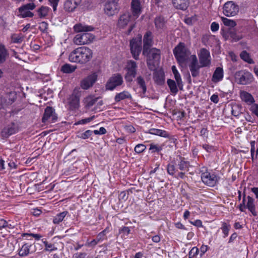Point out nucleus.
Returning <instances> with one entry per match:
<instances>
[{"instance_id":"nucleus-25","label":"nucleus","mask_w":258,"mask_h":258,"mask_svg":"<svg viewBox=\"0 0 258 258\" xmlns=\"http://www.w3.org/2000/svg\"><path fill=\"white\" fill-rule=\"evenodd\" d=\"M224 76L223 70L220 67H218L215 70L212 80L214 83H217L223 79Z\"/></svg>"},{"instance_id":"nucleus-23","label":"nucleus","mask_w":258,"mask_h":258,"mask_svg":"<svg viewBox=\"0 0 258 258\" xmlns=\"http://www.w3.org/2000/svg\"><path fill=\"white\" fill-rule=\"evenodd\" d=\"M143 53H145L147 52V49L149 48H150L152 45V33L150 31H148L146 33L144 36L143 39Z\"/></svg>"},{"instance_id":"nucleus-40","label":"nucleus","mask_w":258,"mask_h":258,"mask_svg":"<svg viewBox=\"0 0 258 258\" xmlns=\"http://www.w3.org/2000/svg\"><path fill=\"white\" fill-rule=\"evenodd\" d=\"M68 214V212L67 211H63L61 213H60L58 214H57L53 218V222L54 224H59L60 222H61L64 217L66 216V215Z\"/></svg>"},{"instance_id":"nucleus-60","label":"nucleus","mask_w":258,"mask_h":258,"mask_svg":"<svg viewBox=\"0 0 258 258\" xmlns=\"http://www.w3.org/2000/svg\"><path fill=\"white\" fill-rule=\"evenodd\" d=\"M219 28V25L217 23L215 22L212 23L211 25V29L212 32H214L218 31Z\"/></svg>"},{"instance_id":"nucleus-46","label":"nucleus","mask_w":258,"mask_h":258,"mask_svg":"<svg viewBox=\"0 0 258 258\" xmlns=\"http://www.w3.org/2000/svg\"><path fill=\"white\" fill-rule=\"evenodd\" d=\"M40 242L45 244V250L46 251H51L57 249V247H56L53 244L48 243L47 241L44 240V239H42Z\"/></svg>"},{"instance_id":"nucleus-14","label":"nucleus","mask_w":258,"mask_h":258,"mask_svg":"<svg viewBox=\"0 0 258 258\" xmlns=\"http://www.w3.org/2000/svg\"><path fill=\"white\" fill-rule=\"evenodd\" d=\"M191 61L189 64V70L191 72V76L196 78L200 75V69L203 68L201 64H199L198 58L196 55L191 56Z\"/></svg>"},{"instance_id":"nucleus-43","label":"nucleus","mask_w":258,"mask_h":258,"mask_svg":"<svg viewBox=\"0 0 258 258\" xmlns=\"http://www.w3.org/2000/svg\"><path fill=\"white\" fill-rule=\"evenodd\" d=\"M49 8L47 7L42 6L37 10V14L39 17L44 18L47 15Z\"/></svg>"},{"instance_id":"nucleus-28","label":"nucleus","mask_w":258,"mask_h":258,"mask_svg":"<svg viewBox=\"0 0 258 258\" xmlns=\"http://www.w3.org/2000/svg\"><path fill=\"white\" fill-rule=\"evenodd\" d=\"M126 99H132V95L127 91H123L119 93H117L114 97V100L116 102H120Z\"/></svg>"},{"instance_id":"nucleus-58","label":"nucleus","mask_w":258,"mask_h":258,"mask_svg":"<svg viewBox=\"0 0 258 258\" xmlns=\"http://www.w3.org/2000/svg\"><path fill=\"white\" fill-rule=\"evenodd\" d=\"M59 0H49V3L53 8V10L54 12L56 11L57 10V6L58 5V3Z\"/></svg>"},{"instance_id":"nucleus-9","label":"nucleus","mask_w":258,"mask_h":258,"mask_svg":"<svg viewBox=\"0 0 258 258\" xmlns=\"http://www.w3.org/2000/svg\"><path fill=\"white\" fill-rule=\"evenodd\" d=\"M95 36L89 33L77 34L74 38V42L78 45L88 44L93 41Z\"/></svg>"},{"instance_id":"nucleus-30","label":"nucleus","mask_w":258,"mask_h":258,"mask_svg":"<svg viewBox=\"0 0 258 258\" xmlns=\"http://www.w3.org/2000/svg\"><path fill=\"white\" fill-rule=\"evenodd\" d=\"M171 69L177 86L179 89L182 90L183 88V84L180 75L175 66H172Z\"/></svg>"},{"instance_id":"nucleus-56","label":"nucleus","mask_w":258,"mask_h":258,"mask_svg":"<svg viewBox=\"0 0 258 258\" xmlns=\"http://www.w3.org/2000/svg\"><path fill=\"white\" fill-rule=\"evenodd\" d=\"M246 196L245 194H244L243 197L242 202L239 206V209L240 211L241 212H243L244 209H245V206H246Z\"/></svg>"},{"instance_id":"nucleus-38","label":"nucleus","mask_w":258,"mask_h":258,"mask_svg":"<svg viewBox=\"0 0 258 258\" xmlns=\"http://www.w3.org/2000/svg\"><path fill=\"white\" fill-rule=\"evenodd\" d=\"M165 24V21L163 17H158L155 19V25L157 29H163Z\"/></svg>"},{"instance_id":"nucleus-34","label":"nucleus","mask_w":258,"mask_h":258,"mask_svg":"<svg viewBox=\"0 0 258 258\" xmlns=\"http://www.w3.org/2000/svg\"><path fill=\"white\" fill-rule=\"evenodd\" d=\"M127 72L125 75L124 78L127 82L131 83L133 81L137 74V70H126Z\"/></svg>"},{"instance_id":"nucleus-21","label":"nucleus","mask_w":258,"mask_h":258,"mask_svg":"<svg viewBox=\"0 0 258 258\" xmlns=\"http://www.w3.org/2000/svg\"><path fill=\"white\" fill-rule=\"evenodd\" d=\"M81 0H66L64 3L63 8L66 11H74L80 4Z\"/></svg>"},{"instance_id":"nucleus-15","label":"nucleus","mask_w":258,"mask_h":258,"mask_svg":"<svg viewBox=\"0 0 258 258\" xmlns=\"http://www.w3.org/2000/svg\"><path fill=\"white\" fill-rule=\"evenodd\" d=\"M32 3L24 5L18 9L17 16L20 18L32 17Z\"/></svg>"},{"instance_id":"nucleus-64","label":"nucleus","mask_w":258,"mask_h":258,"mask_svg":"<svg viewBox=\"0 0 258 258\" xmlns=\"http://www.w3.org/2000/svg\"><path fill=\"white\" fill-rule=\"evenodd\" d=\"M105 231L103 230V231L101 232L98 234L97 237L98 239H99L101 241H102L105 238Z\"/></svg>"},{"instance_id":"nucleus-6","label":"nucleus","mask_w":258,"mask_h":258,"mask_svg":"<svg viewBox=\"0 0 258 258\" xmlns=\"http://www.w3.org/2000/svg\"><path fill=\"white\" fill-rule=\"evenodd\" d=\"M236 81L241 85H247L253 81V76L250 72L244 70L236 72L235 74Z\"/></svg>"},{"instance_id":"nucleus-10","label":"nucleus","mask_w":258,"mask_h":258,"mask_svg":"<svg viewBox=\"0 0 258 258\" xmlns=\"http://www.w3.org/2000/svg\"><path fill=\"white\" fill-rule=\"evenodd\" d=\"M200 64L202 67H209L211 63V56L210 51L205 48L200 49L198 53Z\"/></svg>"},{"instance_id":"nucleus-49","label":"nucleus","mask_w":258,"mask_h":258,"mask_svg":"<svg viewBox=\"0 0 258 258\" xmlns=\"http://www.w3.org/2000/svg\"><path fill=\"white\" fill-rule=\"evenodd\" d=\"M137 64L136 61L130 60L127 61L126 70H137Z\"/></svg>"},{"instance_id":"nucleus-41","label":"nucleus","mask_w":258,"mask_h":258,"mask_svg":"<svg viewBox=\"0 0 258 258\" xmlns=\"http://www.w3.org/2000/svg\"><path fill=\"white\" fill-rule=\"evenodd\" d=\"M8 53L4 45L0 44V63H3L6 61Z\"/></svg>"},{"instance_id":"nucleus-53","label":"nucleus","mask_w":258,"mask_h":258,"mask_svg":"<svg viewBox=\"0 0 258 258\" xmlns=\"http://www.w3.org/2000/svg\"><path fill=\"white\" fill-rule=\"evenodd\" d=\"M100 241V240L98 239L97 237H96V238L92 240L91 241H87L85 244V245L88 247H94Z\"/></svg>"},{"instance_id":"nucleus-16","label":"nucleus","mask_w":258,"mask_h":258,"mask_svg":"<svg viewBox=\"0 0 258 258\" xmlns=\"http://www.w3.org/2000/svg\"><path fill=\"white\" fill-rule=\"evenodd\" d=\"M149 78L147 75L143 76L139 75L135 79L137 85L142 90V97L145 96L147 92L146 83L148 82Z\"/></svg>"},{"instance_id":"nucleus-13","label":"nucleus","mask_w":258,"mask_h":258,"mask_svg":"<svg viewBox=\"0 0 258 258\" xmlns=\"http://www.w3.org/2000/svg\"><path fill=\"white\" fill-rule=\"evenodd\" d=\"M97 79V75L95 73L88 76L80 82V87L82 89L87 90L91 87L95 83Z\"/></svg>"},{"instance_id":"nucleus-4","label":"nucleus","mask_w":258,"mask_h":258,"mask_svg":"<svg viewBox=\"0 0 258 258\" xmlns=\"http://www.w3.org/2000/svg\"><path fill=\"white\" fill-rule=\"evenodd\" d=\"M119 0H104V11L108 16H112L119 11Z\"/></svg>"},{"instance_id":"nucleus-12","label":"nucleus","mask_w":258,"mask_h":258,"mask_svg":"<svg viewBox=\"0 0 258 258\" xmlns=\"http://www.w3.org/2000/svg\"><path fill=\"white\" fill-rule=\"evenodd\" d=\"M57 119V116L54 109L51 107L47 106L42 118V122L45 123L54 122Z\"/></svg>"},{"instance_id":"nucleus-42","label":"nucleus","mask_w":258,"mask_h":258,"mask_svg":"<svg viewBox=\"0 0 258 258\" xmlns=\"http://www.w3.org/2000/svg\"><path fill=\"white\" fill-rule=\"evenodd\" d=\"M30 246V245H28L27 244H24L19 250V255L22 256L27 255L29 253Z\"/></svg>"},{"instance_id":"nucleus-2","label":"nucleus","mask_w":258,"mask_h":258,"mask_svg":"<svg viewBox=\"0 0 258 258\" xmlns=\"http://www.w3.org/2000/svg\"><path fill=\"white\" fill-rule=\"evenodd\" d=\"M174 56L180 66L184 64L188 60L190 52L185 44L180 42L173 50Z\"/></svg>"},{"instance_id":"nucleus-45","label":"nucleus","mask_w":258,"mask_h":258,"mask_svg":"<svg viewBox=\"0 0 258 258\" xmlns=\"http://www.w3.org/2000/svg\"><path fill=\"white\" fill-rule=\"evenodd\" d=\"M0 136L3 139L8 138L10 136L16 133V130H0Z\"/></svg>"},{"instance_id":"nucleus-20","label":"nucleus","mask_w":258,"mask_h":258,"mask_svg":"<svg viewBox=\"0 0 258 258\" xmlns=\"http://www.w3.org/2000/svg\"><path fill=\"white\" fill-rule=\"evenodd\" d=\"M41 165H35L34 167H33V170H35V172H33V174L34 173H36L38 174V176H36L35 177V179L36 180V182L39 183H41L44 182L46 177L44 175L43 172H44V168H42V167H40L39 166Z\"/></svg>"},{"instance_id":"nucleus-27","label":"nucleus","mask_w":258,"mask_h":258,"mask_svg":"<svg viewBox=\"0 0 258 258\" xmlns=\"http://www.w3.org/2000/svg\"><path fill=\"white\" fill-rule=\"evenodd\" d=\"M74 31L76 32H86L88 31H93L94 28L91 26H88L86 25H83L81 23H79L76 24L74 26Z\"/></svg>"},{"instance_id":"nucleus-62","label":"nucleus","mask_w":258,"mask_h":258,"mask_svg":"<svg viewBox=\"0 0 258 258\" xmlns=\"http://www.w3.org/2000/svg\"><path fill=\"white\" fill-rule=\"evenodd\" d=\"M91 119L90 118H87L85 119H82L81 120L78 121L74 124V125H78L80 124H85L87 122H89L90 121Z\"/></svg>"},{"instance_id":"nucleus-48","label":"nucleus","mask_w":258,"mask_h":258,"mask_svg":"<svg viewBox=\"0 0 258 258\" xmlns=\"http://www.w3.org/2000/svg\"><path fill=\"white\" fill-rule=\"evenodd\" d=\"M178 166L180 170H188L189 164L188 162L182 160L178 163Z\"/></svg>"},{"instance_id":"nucleus-17","label":"nucleus","mask_w":258,"mask_h":258,"mask_svg":"<svg viewBox=\"0 0 258 258\" xmlns=\"http://www.w3.org/2000/svg\"><path fill=\"white\" fill-rule=\"evenodd\" d=\"M201 179L203 182L210 186H214L217 183V178L214 174H211L208 172L203 173L201 175Z\"/></svg>"},{"instance_id":"nucleus-35","label":"nucleus","mask_w":258,"mask_h":258,"mask_svg":"<svg viewBox=\"0 0 258 258\" xmlns=\"http://www.w3.org/2000/svg\"><path fill=\"white\" fill-rule=\"evenodd\" d=\"M167 84L172 94L175 95L177 93L178 90L177 87V83L171 79H168L167 81Z\"/></svg>"},{"instance_id":"nucleus-63","label":"nucleus","mask_w":258,"mask_h":258,"mask_svg":"<svg viewBox=\"0 0 258 258\" xmlns=\"http://www.w3.org/2000/svg\"><path fill=\"white\" fill-rule=\"evenodd\" d=\"M86 253L85 252L76 253L74 255V258H85Z\"/></svg>"},{"instance_id":"nucleus-37","label":"nucleus","mask_w":258,"mask_h":258,"mask_svg":"<svg viewBox=\"0 0 258 258\" xmlns=\"http://www.w3.org/2000/svg\"><path fill=\"white\" fill-rule=\"evenodd\" d=\"M240 58L244 61L252 64L254 63L253 60L250 57V54L245 50H243L240 54Z\"/></svg>"},{"instance_id":"nucleus-26","label":"nucleus","mask_w":258,"mask_h":258,"mask_svg":"<svg viewBox=\"0 0 258 258\" xmlns=\"http://www.w3.org/2000/svg\"><path fill=\"white\" fill-rule=\"evenodd\" d=\"M228 106H230L231 114L233 116L238 117L242 113V108L241 105L235 103L229 105Z\"/></svg>"},{"instance_id":"nucleus-50","label":"nucleus","mask_w":258,"mask_h":258,"mask_svg":"<svg viewBox=\"0 0 258 258\" xmlns=\"http://www.w3.org/2000/svg\"><path fill=\"white\" fill-rule=\"evenodd\" d=\"M230 228V225L227 224L226 223H223L221 227V229L223 233L224 234V237L227 236L228 232Z\"/></svg>"},{"instance_id":"nucleus-44","label":"nucleus","mask_w":258,"mask_h":258,"mask_svg":"<svg viewBox=\"0 0 258 258\" xmlns=\"http://www.w3.org/2000/svg\"><path fill=\"white\" fill-rule=\"evenodd\" d=\"M221 20L224 25L226 26L233 28L236 25V23L234 20L228 19L225 17H221Z\"/></svg>"},{"instance_id":"nucleus-55","label":"nucleus","mask_w":258,"mask_h":258,"mask_svg":"<svg viewBox=\"0 0 258 258\" xmlns=\"http://www.w3.org/2000/svg\"><path fill=\"white\" fill-rule=\"evenodd\" d=\"M130 229L128 227L123 226L119 230V233L123 234L124 236H127L130 232Z\"/></svg>"},{"instance_id":"nucleus-11","label":"nucleus","mask_w":258,"mask_h":258,"mask_svg":"<svg viewBox=\"0 0 258 258\" xmlns=\"http://www.w3.org/2000/svg\"><path fill=\"white\" fill-rule=\"evenodd\" d=\"M223 13L227 17L236 15L239 10V6L232 1L226 2L223 6Z\"/></svg>"},{"instance_id":"nucleus-57","label":"nucleus","mask_w":258,"mask_h":258,"mask_svg":"<svg viewBox=\"0 0 258 258\" xmlns=\"http://www.w3.org/2000/svg\"><path fill=\"white\" fill-rule=\"evenodd\" d=\"M92 133V132H91L90 130H87L84 133L81 134V135H78V136L82 139H85L90 136Z\"/></svg>"},{"instance_id":"nucleus-29","label":"nucleus","mask_w":258,"mask_h":258,"mask_svg":"<svg viewBox=\"0 0 258 258\" xmlns=\"http://www.w3.org/2000/svg\"><path fill=\"white\" fill-rule=\"evenodd\" d=\"M246 198L247 201L246 204L245 209L247 208L254 216H256L257 215V213L255 211L254 199L250 196H247Z\"/></svg>"},{"instance_id":"nucleus-61","label":"nucleus","mask_w":258,"mask_h":258,"mask_svg":"<svg viewBox=\"0 0 258 258\" xmlns=\"http://www.w3.org/2000/svg\"><path fill=\"white\" fill-rule=\"evenodd\" d=\"M8 226V222L3 219H0V229Z\"/></svg>"},{"instance_id":"nucleus-22","label":"nucleus","mask_w":258,"mask_h":258,"mask_svg":"<svg viewBox=\"0 0 258 258\" xmlns=\"http://www.w3.org/2000/svg\"><path fill=\"white\" fill-rule=\"evenodd\" d=\"M131 10L135 19H137L141 13V5L140 0H132L131 2Z\"/></svg>"},{"instance_id":"nucleus-5","label":"nucleus","mask_w":258,"mask_h":258,"mask_svg":"<svg viewBox=\"0 0 258 258\" xmlns=\"http://www.w3.org/2000/svg\"><path fill=\"white\" fill-rule=\"evenodd\" d=\"M82 91L80 88L76 87L68 98V104L72 110L78 109L80 107V99Z\"/></svg>"},{"instance_id":"nucleus-8","label":"nucleus","mask_w":258,"mask_h":258,"mask_svg":"<svg viewBox=\"0 0 258 258\" xmlns=\"http://www.w3.org/2000/svg\"><path fill=\"white\" fill-rule=\"evenodd\" d=\"M123 83V78L119 73L113 74L108 80L106 84L107 90H113L116 87L121 86Z\"/></svg>"},{"instance_id":"nucleus-59","label":"nucleus","mask_w":258,"mask_h":258,"mask_svg":"<svg viewBox=\"0 0 258 258\" xmlns=\"http://www.w3.org/2000/svg\"><path fill=\"white\" fill-rule=\"evenodd\" d=\"M48 24L45 22H42L39 23V29L42 32H44L47 29Z\"/></svg>"},{"instance_id":"nucleus-31","label":"nucleus","mask_w":258,"mask_h":258,"mask_svg":"<svg viewBox=\"0 0 258 258\" xmlns=\"http://www.w3.org/2000/svg\"><path fill=\"white\" fill-rule=\"evenodd\" d=\"M240 97L243 101L248 104H252L254 102L252 96L250 93L246 92H242L240 94Z\"/></svg>"},{"instance_id":"nucleus-19","label":"nucleus","mask_w":258,"mask_h":258,"mask_svg":"<svg viewBox=\"0 0 258 258\" xmlns=\"http://www.w3.org/2000/svg\"><path fill=\"white\" fill-rule=\"evenodd\" d=\"M132 16L130 13L121 15L118 19L117 26L120 28H124L131 21Z\"/></svg>"},{"instance_id":"nucleus-47","label":"nucleus","mask_w":258,"mask_h":258,"mask_svg":"<svg viewBox=\"0 0 258 258\" xmlns=\"http://www.w3.org/2000/svg\"><path fill=\"white\" fill-rule=\"evenodd\" d=\"M162 150V147L158 145L151 144L150 145L149 150L152 153H159Z\"/></svg>"},{"instance_id":"nucleus-24","label":"nucleus","mask_w":258,"mask_h":258,"mask_svg":"<svg viewBox=\"0 0 258 258\" xmlns=\"http://www.w3.org/2000/svg\"><path fill=\"white\" fill-rule=\"evenodd\" d=\"M174 7L178 10L185 11L189 6V0H172Z\"/></svg>"},{"instance_id":"nucleus-51","label":"nucleus","mask_w":258,"mask_h":258,"mask_svg":"<svg viewBox=\"0 0 258 258\" xmlns=\"http://www.w3.org/2000/svg\"><path fill=\"white\" fill-rule=\"evenodd\" d=\"M146 149V146L142 144H139L135 147V151L137 153H141Z\"/></svg>"},{"instance_id":"nucleus-36","label":"nucleus","mask_w":258,"mask_h":258,"mask_svg":"<svg viewBox=\"0 0 258 258\" xmlns=\"http://www.w3.org/2000/svg\"><path fill=\"white\" fill-rule=\"evenodd\" d=\"M76 69L77 67L76 66H72L69 63H66L61 67V71L64 73L69 74L74 72Z\"/></svg>"},{"instance_id":"nucleus-18","label":"nucleus","mask_w":258,"mask_h":258,"mask_svg":"<svg viewBox=\"0 0 258 258\" xmlns=\"http://www.w3.org/2000/svg\"><path fill=\"white\" fill-rule=\"evenodd\" d=\"M226 40H230L232 42H237L242 39L241 35L238 34L234 30L229 29L223 35Z\"/></svg>"},{"instance_id":"nucleus-39","label":"nucleus","mask_w":258,"mask_h":258,"mask_svg":"<svg viewBox=\"0 0 258 258\" xmlns=\"http://www.w3.org/2000/svg\"><path fill=\"white\" fill-rule=\"evenodd\" d=\"M151 132H146L151 134L159 136L161 137L170 138V135L165 130H152Z\"/></svg>"},{"instance_id":"nucleus-1","label":"nucleus","mask_w":258,"mask_h":258,"mask_svg":"<svg viewBox=\"0 0 258 258\" xmlns=\"http://www.w3.org/2000/svg\"><path fill=\"white\" fill-rule=\"evenodd\" d=\"M93 56L92 51L85 46L74 50L69 55V60L74 62L85 64L90 61Z\"/></svg>"},{"instance_id":"nucleus-54","label":"nucleus","mask_w":258,"mask_h":258,"mask_svg":"<svg viewBox=\"0 0 258 258\" xmlns=\"http://www.w3.org/2000/svg\"><path fill=\"white\" fill-rule=\"evenodd\" d=\"M167 170L168 173L171 175H174L176 171L175 166L172 164L168 165Z\"/></svg>"},{"instance_id":"nucleus-3","label":"nucleus","mask_w":258,"mask_h":258,"mask_svg":"<svg viewBox=\"0 0 258 258\" xmlns=\"http://www.w3.org/2000/svg\"><path fill=\"white\" fill-rule=\"evenodd\" d=\"M147 56V64L150 70L155 68V63L159 61L161 57V51L156 48H149L146 53H143Z\"/></svg>"},{"instance_id":"nucleus-32","label":"nucleus","mask_w":258,"mask_h":258,"mask_svg":"<svg viewBox=\"0 0 258 258\" xmlns=\"http://www.w3.org/2000/svg\"><path fill=\"white\" fill-rule=\"evenodd\" d=\"M98 97H95L93 96H89L84 99L85 106L87 108L92 107L98 100Z\"/></svg>"},{"instance_id":"nucleus-33","label":"nucleus","mask_w":258,"mask_h":258,"mask_svg":"<svg viewBox=\"0 0 258 258\" xmlns=\"http://www.w3.org/2000/svg\"><path fill=\"white\" fill-rule=\"evenodd\" d=\"M154 80L157 84H163L164 81V73L161 71L156 72L154 75Z\"/></svg>"},{"instance_id":"nucleus-52","label":"nucleus","mask_w":258,"mask_h":258,"mask_svg":"<svg viewBox=\"0 0 258 258\" xmlns=\"http://www.w3.org/2000/svg\"><path fill=\"white\" fill-rule=\"evenodd\" d=\"M12 42L15 43H20L22 41L23 38L19 34H13L11 37Z\"/></svg>"},{"instance_id":"nucleus-7","label":"nucleus","mask_w":258,"mask_h":258,"mask_svg":"<svg viewBox=\"0 0 258 258\" xmlns=\"http://www.w3.org/2000/svg\"><path fill=\"white\" fill-rule=\"evenodd\" d=\"M130 49L133 58L138 60L142 51L141 38H133L130 41Z\"/></svg>"}]
</instances>
